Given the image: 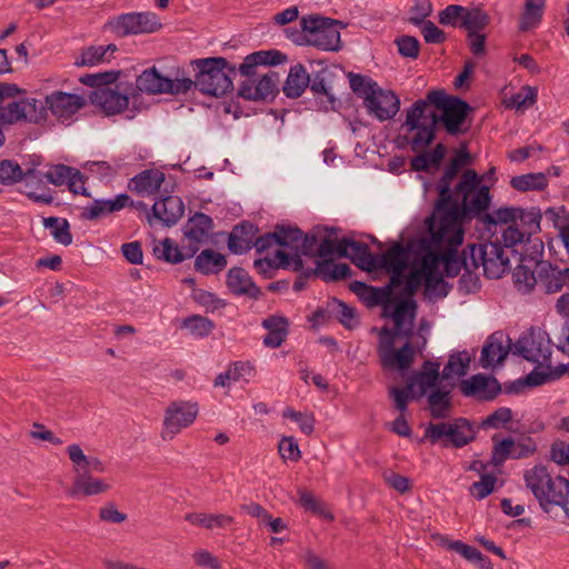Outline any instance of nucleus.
Listing matches in <instances>:
<instances>
[{"instance_id":"obj_48","label":"nucleus","mask_w":569,"mask_h":569,"mask_svg":"<svg viewBox=\"0 0 569 569\" xmlns=\"http://www.w3.org/2000/svg\"><path fill=\"white\" fill-rule=\"evenodd\" d=\"M510 186L521 192L542 191L548 186V179L543 172L526 173L512 177Z\"/></svg>"},{"instance_id":"obj_20","label":"nucleus","mask_w":569,"mask_h":569,"mask_svg":"<svg viewBox=\"0 0 569 569\" xmlns=\"http://www.w3.org/2000/svg\"><path fill=\"white\" fill-rule=\"evenodd\" d=\"M437 267V258L430 250L421 251L412 261L411 270L406 276L403 296L410 298L422 282L426 283L428 273Z\"/></svg>"},{"instance_id":"obj_49","label":"nucleus","mask_w":569,"mask_h":569,"mask_svg":"<svg viewBox=\"0 0 569 569\" xmlns=\"http://www.w3.org/2000/svg\"><path fill=\"white\" fill-rule=\"evenodd\" d=\"M194 252L196 250H191L187 254H183L178 246L169 238H166L153 248V253L159 260L170 263L182 262L183 260L191 258Z\"/></svg>"},{"instance_id":"obj_40","label":"nucleus","mask_w":569,"mask_h":569,"mask_svg":"<svg viewBox=\"0 0 569 569\" xmlns=\"http://www.w3.org/2000/svg\"><path fill=\"white\" fill-rule=\"evenodd\" d=\"M415 359V349L409 341L399 350L387 349L381 352V363L386 368L408 369Z\"/></svg>"},{"instance_id":"obj_31","label":"nucleus","mask_w":569,"mask_h":569,"mask_svg":"<svg viewBox=\"0 0 569 569\" xmlns=\"http://www.w3.org/2000/svg\"><path fill=\"white\" fill-rule=\"evenodd\" d=\"M332 72L323 68L310 74V90L315 96H325L327 99L321 101V108L326 111L335 110L337 99L331 88Z\"/></svg>"},{"instance_id":"obj_38","label":"nucleus","mask_w":569,"mask_h":569,"mask_svg":"<svg viewBox=\"0 0 569 569\" xmlns=\"http://www.w3.org/2000/svg\"><path fill=\"white\" fill-rule=\"evenodd\" d=\"M539 282L545 287L547 293L559 292L565 286L563 269L548 262H540L537 266Z\"/></svg>"},{"instance_id":"obj_33","label":"nucleus","mask_w":569,"mask_h":569,"mask_svg":"<svg viewBox=\"0 0 569 569\" xmlns=\"http://www.w3.org/2000/svg\"><path fill=\"white\" fill-rule=\"evenodd\" d=\"M262 327L268 331L263 338V345L269 348L280 347L289 333V320L283 316L266 318Z\"/></svg>"},{"instance_id":"obj_2","label":"nucleus","mask_w":569,"mask_h":569,"mask_svg":"<svg viewBox=\"0 0 569 569\" xmlns=\"http://www.w3.org/2000/svg\"><path fill=\"white\" fill-rule=\"evenodd\" d=\"M287 61V56L279 50H260L248 54L239 66L241 76L247 77L239 87L238 96L249 101H264L278 93L279 76L274 71L254 79L259 66H278Z\"/></svg>"},{"instance_id":"obj_58","label":"nucleus","mask_w":569,"mask_h":569,"mask_svg":"<svg viewBox=\"0 0 569 569\" xmlns=\"http://www.w3.org/2000/svg\"><path fill=\"white\" fill-rule=\"evenodd\" d=\"M24 173L18 162L0 160V184L11 186L23 179Z\"/></svg>"},{"instance_id":"obj_51","label":"nucleus","mask_w":569,"mask_h":569,"mask_svg":"<svg viewBox=\"0 0 569 569\" xmlns=\"http://www.w3.org/2000/svg\"><path fill=\"white\" fill-rule=\"evenodd\" d=\"M42 223L46 229H50L51 236L57 242L63 246H69L72 243L70 224L67 219L59 217H48L43 218Z\"/></svg>"},{"instance_id":"obj_60","label":"nucleus","mask_w":569,"mask_h":569,"mask_svg":"<svg viewBox=\"0 0 569 569\" xmlns=\"http://www.w3.org/2000/svg\"><path fill=\"white\" fill-rule=\"evenodd\" d=\"M23 101L24 120L28 122L37 123L47 118L48 108L46 102L42 103L34 98H28Z\"/></svg>"},{"instance_id":"obj_64","label":"nucleus","mask_w":569,"mask_h":569,"mask_svg":"<svg viewBox=\"0 0 569 569\" xmlns=\"http://www.w3.org/2000/svg\"><path fill=\"white\" fill-rule=\"evenodd\" d=\"M282 417L291 419L299 425L301 432L310 436L315 430V417L312 413L296 411L292 408H286Z\"/></svg>"},{"instance_id":"obj_18","label":"nucleus","mask_w":569,"mask_h":569,"mask_svg":"<svg viewBox=\"0 0 569 569\" xmlns=\"http://www.w3.org/2000/svg\"><path fill=\"white\" fill-rule=\"evenodd\" d=\"M471 110L468 102L457 97L451 100V103L438 117V122L442 123L445 130L450 136L463 134L470 128V124H467V117Z\"/></svg>"},{"instance_id":"obj_37","label":"nucleus","mask_w":569,"mask_h":569,"mask_svg":"<svg viewBox=\"0 0 569 569\" xmlns=\"http://www.w3.org/2000/svg\"><path fill=\"white\" fill-rule=\"evenodd\" d=\"M309 83L310 74L303 64L297 63L290 68L282 91L286 97L297 99L302 96Z\"/></svg>"},{"instance_id":"obj_17","label":"nucleus","mask_w":569,"mask_h":569,"mask_svg":"<svg viewBox=\"0 0 569 569\" xmlns=\"http://www.w3.org/2000/svg\"><path fill=\"white\" fill-rule=\"evenodd\" d=\"M516 350L523 359L530 362H540L550 356V340L547 332L530 329L517 341Z\"/></svg>"},{"instance_id":"obj_25","label":"nucleus","mask_w":569,"mask_h":569,"mask_svg":"<svg viewBox=\"0 0 569 569\" xmlns=\"http://www.w3.org/2000/svg\"><path fill=\"white\" fill-rule=\"evenodd\" d=\"M226 283L229 291L234 296H244L253 300H258L262 296L260 288L241 267H233L229 269Z\"/></svg>"},{"instance_id":"obj_30","label":"nucleus","mask_w":569,"mask_h":569,"mask_svg":"<svg viewBox=\"0 0 569 569\" xmlns=\"http://www.w3.org/2000/svg\"><path fill=\"white\" fill-rule=\"evenodd\" d=\"M164 178V173L158 169H146L131 178L128 187L138 194L149 196L159 191Z\"/></svg>"},{"instance_id":"obj_23","label":"nucleus","mask_w":569,"mask_h":569,"mask_svg":"<svg viewBox=\"0 0 569 569\" xmlns=\"http://www.w3.org/2000/svg\"><path fill=\"white\" fill-rule=\"evenodd\" d=\"M368 112L375 116L379 121L392 119L400 109V100L398 96L390 90L379 88L376 92L367 97L365 103Z\"/></svg>"},{"instance_id":"obj_4","label":"nucleus","mask_w":569,"mask_h":569,"mask_svg":"<svg viewBox=\"0 0 569 569\" xmlns=\"http://www.w3.org/2000/svg\"><path fill=\"white\" fill-rule=\"evenodd\" d=\"M526 486L546 512L560 507L569 517V480L562 476L552 477L547 467L537 465L525 472Z\"/></svg>"},{"instance_id":"obj_9","label":"nucleus","mask_w":569,"mask_h":569,"mask_svg":"<svg viewBox=\"0 0 569 569\" xmlns=\"http://www.w3.org/2000/svg\"><path fill=\"white\" fill-rule=\"evenodd\" d=\"M469 254L472 267L478 269L482 266L487 278L499 279L510 269L509 257L498 239L486 243L469 244Z\"/></svg>"},{"instance_id":"obj_1","label":"nucleus","mask_w":569,"mask_h":569,"mask_svg":"<svg viewBox=\"0 0 569 569\" xmlns=\"http://www.w3.org/2000/svg\"><path fill=\"white\" fill-rule=\"evenodd\" d=\"M455 96H448L445 90L433 89L427 93L425 100H417L408 110L402 127L406 129L410 147L413 152L425 150L435 139L438 114L429 110L433 104L441 112L451 103Z\"/></svg>"},{"instance_id":"obj_24","label":"nucleus","mask_w":569,"mask_h":569,"mask_svg":"<svg viewBox=\"0 0 569 569\" xmlns=\"http://www.w3.org/2000/svg\"><path fill=\"white\" fill-rule=\"evenodd\" d=\"M338 256L349 258L359 269L373 271L376 254L371 253L367 243L349 238L339 240Z\"/></svg>"},{"instance_id":"obj_41","label":"nucleus","mask_w":569,"mask_h":569,"mask_svg":"<svg viewBox=\"0 0 569 569\" xmlns=\"http://www.w3.org/2000/svg\"><path fill=\"white\" fill-rule=\"evenodd\" d=\"M212 229L213 221L211 217L197 212L188 220L184 227V234L194 242H202L208 238Z\"/></svg>"},{"instance_id":"obj_32","label":"nucleus","mask_w":569,"mask_h":569,"mask_svg":"<svg viewBox=\"0 0 569 569\" xmlns=\"http://www.w3.org/2000/svg\"><path fill=\"white\" fill-rule=\"evenodd\" d=\"M350 290L355 292L369 308L381 306L382 311L385 306L390 302L389 287H373L366 284L362 281H353L350 283Z\"/></svg>"},{"instance_id":"obj_44","label":"nucleus","mask_w":569,"mask_h":569,"mask_svg":"<svg viewBox=\"0 0 569 569\" xmlns=\"http://www.w3.org/2000/svg\"><path fill=\"white\" fill-rule=\"evenodd\" d=\"M546 0H526L523 12L519 20V30L528 32L542 20Z\"/></svg>"},{"instance_id":"obj_42","label":"nucleus","mask_w":569,"mask_h":569,"mask_svg":"<svg viewBox=\"0 0 569 569\" xmlns=\"http://www.w3.org/2000/svg\"><path fill=\"white\" fill-rule=\"evenodd\" d=\"M184 519L191 525L199 526L208 530L227 528L234 522L233 517L224 513L190 512L186 515Z\"/></svg>"},{"instance_id":"obj_61","label":"nucleus","mask_w":569,"mask_h":569,"mask_svg":"<svg viewBox=\"0 0 569 569\" xmlns=\"http://www.w3.org/2000/svg\"><path fill=\"white\" fill-rule=\"evenodd\" d=\"M119 71H108L98 73H88L80 77V82L84 86H89L96 89L108 88L107 86L112 84L117 81Z\"/></svg>"},{"instance_id":"obj_6","label":"nucleus","mask_w":569,"mask_h":569,"mask_svg":"<svg viewBox=\"0 0 569 569\" xmlns=\"http://www.w3.org/2000/svg\"><path fill=\"white\" fill-rule=\"evenodd\" d=\"M191 66L196 71L194 80L190 79L191 89L194 87L201 93L212 97H221L232 89V80L226 69L234 73L236 68L229 67L226 58L196 59Z\"/></svg>"},{"instance_id":"obj_10","label":"nucleus","mask_w":569,"mask_h":569,"mask_svg":"<svg viewBox=\"0 0 569 569\" xmlns=\"http://www.w3.org/2000/svg\"><path fill=\"white\" fill-rule=\"evenodd\" d=\"M141 99L136 92L132 82H118L114 88L94 89L90 94V101L100 107L107 116L123 112L130 104L138 110L137 103Z\"/></svg>"},{"instance_id":"obj_27","label":"nucleus","mask_w":569,"mask_h":569,"mask_svg":"<svg viewBox=\"0 0 569 569\" xmlns=\"http://www.w3.org/2000/svg\"><path fill=\"white\" fill-rule=\"evenodd\" d=\"M453 388V382H447L427 392V402L429 406L430 416L433 419H445L449 417L452 410L451 392Z\"/></svg>"},{"instance_id":"obj_46","label":"nucleus","mask_w":569,"mask_h":569,"mask_svg":"<svg viewBox=\"0 0 569 569\" xmlns=\"http://www.w3.org/2000/svg\"><path fill=\"white\" fill-rule=\"evenodd\" d=\"M330 315H332L346 329L352 330L359 325L356 309L343 301L332 298L328 301Z\"/></svg>"},{"instance_id":"obj_29","label":"nucleus","mask_w":569,"mask_h":569,"mask_svg":"<svg viewBox=\"0 0 569 569\" xmlns=\"http://www.w3.org/2000/svg\"><path fill=\"white\" fill-rule=\"evenodd\" d=\"M411 246L396 242L385 253L376 254L375 270L407 269Z\"/></svg>"},{"instance_id":"obj_43","label":"nucleus","mask_w":569,"mask_h":569,"mask_svg":"<svg viewBox=\"0 0 569 569\" xmlns=\"http://www.w3.org/2000/svg\"><path fill=\"white\" fill-rule=\"evenodd\" d=\"M226 267V257L212 249H204L194 260V269L202 274L219 273Z\"/></svg>"},{"instance_id":"obj_28","label":"nucleus","mask_w":569,"mask_h":569,"mask_svg":"<svg viewBox=\"0 0 569 569\" xmlns=\"http://www.w3.org/2000/svg\"><path fill=\"white\" fill-rule=\"evenodd\" d=\"M258 228L248 221L233 227L228 238V248L234 254H242L249 251L254 243Z\"/></svg>"},{"instance_id":"obj_5","label":"nucleus","mask_w":569,"mask_h":569,"mask_svg":"<svg viewBox=\"0 0 569 569\" xmlns=\"http://www.w3.org/2000/svg\"><path fill=\"white\" fill-rule=\"evenodd\" d=\"M301 31L287 30L288 38L296 44L312 46L319 50L337 52L341 49L340 29L342 22L331 18L311 14L300 20Z\"/></svg>"},{"instance_id":"obj_3","label":"nucleus","mask_w":569,"mask_h":569,"mask_svg":"<svg viewBox=\"0 0 569 569\" xmlns=\"http://www.w3.org/2000/svg\"><path fill=\"white\" fill-rule=\"evenodd\" d=\"M465 220H469L453 194H439L432 216L428 219L429 240H422L420 248L460 246L463 241Z\"/></svg>"},{"instance_id":"obj_63","label":"nucleus","mask_w":569,"mask_h":569,"mask_svg":"<svg viewBox=\"0 0 569 569\" xmlns=\"http://www.w3.org/2000/svg\"><path fill=\"white\" fill-rule=\"evenodd\" d=\"M228 367L233 382L249 383L256 376V368L250 361H233Z\"/></svg>"},{"instance_id":"obj_13","label":"nucleus","mask_w":569,"mask_h":569,"mask_svg":"<svg viewBox=\"0 0 569 569\" xmlns=\"http://www.w3.org/2000/svg\"><path fill=\"white\" fill-rule=\"evenodd\" d=\"M198 412L197 402L184 400L170 402L164 410L161 438L172 440L182 429L194 422Z\"/></svg>"},{"instance_id":"obj_21","label":"nucleus","mask_w":569,"mask_h":569,"mask_svg":"<svg viewBox=\"0 0 569 569\" xmlns=\"http://www.w3.org/2000/svg\"><path fill=\"white\" fill-rule=\"evenodd\" d=\"M86 104V99L76 93L53 91L46 96V106L59 120H68Z\"/></svg>"},{"instance_id":"obj_54","label":"nucleus","mask_w":569,"mask_h":569,"mask_svg":"<svg viewBox=\"0 0 569 569\" xmlns=\"http://www.w3.org/2000/svg\"><path fill=\"white\" fill-rule=\"evenodd\" d=\"M540 209L532 207L530 209L519 208V214H517V222H520L521 230L527 234V240L540 231L541 222Z\"/></svg>"},{"instance_id":"obj_36","label":"nucleus","mask_w":569,"mask_h":569,"mask_svg":"<svg viewBox=\"0 0 569 569\" xmlns=\"http://www.w3.org/2000/svg\"><path fill=\"white\" fill-rule=\"evenodd\" d=\"M470 162V153L462 148L457 151L450 160L440 180L437 183L438 194H453L451 191V182L457 177L459 170Z\"/></svg>"},{"instance_id":"obj_50","label":"nucleus","mask_w":569,"mask_h":569,"mask_svg":"<svg viewBox=\"0 0 569 569\" xmlns=\"http://www.w3.org/2000/svg\"><path fill=\"white\" fill-rule=\"evenodd\" d=\"M517 214H519V208L501 207L483 214L481 222L488 230H491L492 226L496 227L498 224H516Z\"/></svg>"},{"instance_id":"obj_55","label":"nucleus","mask_w":569,"mask_h":569,"mask_svg":"<svg viewBox=\"0 0 569 569\" xmlns=\"http://www.w3.org/2000/svg\"><path fill=\"white\" fill-rule=\"evenodd\" d=\"M489 24V16L479 8L467 9L462 14L461 28L469 32H478Z\"/></svg>"},{"instance_id":"obj_62","label":"nucleus","mask_w":569,"mask_h":569,"mask_svg":"<svg viewBox=\"0 0 569 569\" xmlns=\"http://www.w3.org/2000/svg\"><path fill=\"white\" fill-rule=\"evenodd\" d=\"M213 322L202 316H191L183 320V328H187L196 337H206L213 329Z\"/></svg>"},{"instance_id":"obj_7","label":"nucleus","mask_w":569,"mask_h":569,"mask_svg":"<svg viewBox=\"0 0 569 569\" xmlns=\"http://www.w3.org/2000/svg\"><path fill=\"white\" fill-rule=\"evenodd\" d=\"M447 383L441 380L440 365L437 361L427 360L421 369L415 372L407 381L405 387H391L389 396L393 401V407L398 411H407L408 405L412 400H419L438 386Z\"/></svg>"},{"instance_id":"obj_15","label":"nucleus","mask_w":569,"mask_h":569,"mask_svg":"<svg viewBox=\"0 0 569 569\" xmlns=\"http://www.w3.org/2000/svg\"><path fill=\"white\" fill-rule=\"evenodd\" d=\"M417 303L411 298L392 297L385 306L382 317L390 318L395 323V336L409 339L413 335V320Z\"/></svg>"},{"instance_id":"obj_26","label":"nucleus","mask_w":569,"mask_h":569,"mask_svg":"<svg viewBox=\"0 0 569 569\" xmlns=\"http://www.w3.org/2000/svg\"><path fill=\"white\" fill-rule=\"evenodd\" d=\"M128 204H131V197L127 193H120L114 199H96L83 208L81 218L89 221L98 220L127 208Z\"/></svg>"},{"instance_id":"obj_52","label":"nucleus","mask_w":569,"mask_h":569,"mask_svg":"<svg viewBox=\"0 0 569 569\" xmlns=\"http://www.w3.org/2000/svg\"><path fill=\"white\" fill-rule=\"evenodd\" d=\"M492 442L491 465L499 467L502 466L506 460L512 459L515 440L511 437L500 439L499 435H493Z\"/></svg>"},{"instance_id":"obj_34","label":"nucleus","mask_w":569,"mask_h":569,"mask_svg":"<svg viewBox=\"0 0 569 569\" xmlns=\"http://www.w3.org/2000/svg\"><path fill=\"white\" fill-rule=\"evenodd\" d=\"M509 347L502 343V335H491L482 347L479 362L482 368L501 363L508 356Z\"/></svg>"},{"instance_id":"obj_19","label":"nucleus","mask_w":569,"mask_h":569,"mask_svg":"<svg viewBox=\"0 0 569 569\" xmlns=\"http://www.w3.org/2000/svg\"><path fill=\"white\" fill-rule=\"evenodd\" d=\"M184 204L178 196H167L156 201L148 213V223L153 224L154 220L164 227H173L182 218Z\"/></svg>"},{"instance_id":"obj_59","label":"nucleus","mask_w":569,"mask_h":569,"mask_svg":"<svg viewBox=\"0 0 569 569\" xmlns=\"http://www.w3.org/2000/svg\"><path fill=\"white\" fill-rule=\"evenodd\" d=\"M278 233V246L296 249L301 240L302 231L298 227L277 224L274 227Z\"/></svg>"},{"instance_id":"obj_16","label":"nucleus","mask_w":569,"mask_h":569,"mask_svg":"<svg viewBox=\"0 0 569 569\" xmlns=\"http://www.w3.org/2000/svg\"><path fill=\"white\" fill-rule=\"evenodd\" d=\"M458 247L459 246H445L440 249H436V247H425L420 248V250H430L437 258V271H439L440 264H443L445 276L448 278H455L460 273L461 269H465V271L475 269L471 264L469 244L463 249L461 256L457 250Z\"/></svg>"},{"instance_id":"obj_11","label":"nucleus","mask_w":569,"mask_h":569,"mask_svg":"<svg viewBox=\"0 0 569 569\" xmlns=\"http://www.w3.org/2000/svg\"><path fill=\"white\" fill-rule=\"evenodd\" d=\"M476 429L467 418H456L450 422H430L423 438L435 445L443 440V447L449 445L455 448H462L476 439Z\"/></svg>"},{"instance_id":"obj_22","label":"nucleus","mask_w":569,"mask_h":569,"mask_svg":"<svg viewBox=\"0 0 569 569\" xmlns=\"http://www.w3.org/2000/svg\"><path fill=\"white\" fill-rule=\"evenodd\" d=\"M460 391L466 397L491 401L501 392V385L495 377L477 373L460 382Z\"/></svg>"},{"instance_id":"obj_12","label":"nucleus","mask_w":569,"mask_h":569,"mask_svg":"<svg viewBox=\"0 0 569 569\" xmlns=\"http://www.w3.org/2000/svg\"><path fill=\"white\" fill-rule=\"evenodd\" d=\"M133 88L138 93L179 96L191 90V82L190 78L186 77L174 79L164 77L156 67H151L138 76Z\"/></svg>"},{"instance_id":"obj_14","label":"nucleus","mask_w":569,"mask_h":569,"mask_svg":"<svg viewBox=\"0 0 569 569\" xmlns=\"http://www.w3.org/2000/svg\"><path fill=\"white\" fill-rule=\"evenodd\" d=\"M106 28L118 37H127L154 32L161 28V23L154 13L129 12L109 20Z\"/></svg>"},{"instance_id":"obj_53","label":"nucleus","mask_w":569,"mask_h":569,"mask_svg":"<svg viewBox=\"0 0 569 569\" xmlns=\"http://www.w3.org/2000/svg\"><path fill=\"white\" fill-rule=\"evenodd\" d=\"M451 288L452 286L443 280V274L437 271V267L428 273L425 283V292L430 299L447 297Z\"/></svg>"},{"instance_id":"obj_8","label":"nucleus","mask_w":569,"mask_h":569,"mask_svg":"<svg viewBox=\"0 0 569 569\" xmlns=\"http://www.w3.org/2000/svg\"><path fill=\"white\" fill-rule=\"evenodd\" d=\"M455 196L457 200L461 199L460 208L469 220L477 218L481 221L491 202L489 187L482 183V177L472 169L462 173L455 189Z\"/></svg>"},{"instance_id":"obj_56","label":"nucleus","mask_w":569,"mask_h":569,"mask_svg":"<svg viewBox=\"0 0 569 569\" xmlns=\"http://www.w3.org/2000/svg\"><path fill=\"white\" fill-rule=\"evenodd\" d=\"M318 270L323 280H343L352 276V270L347 263H331L318 261Z\"/></svg>"},{"instance_id":"obj_35","label":"nucleus","mask_w":569,"mask_h":569,"mask_svg":"<svg viewBox=\"0 0 569 569\" xmlns=\"http://www.w3.org/2000/svg\"><path fill=\"white\" fill-rule=\"evenodd\" d=\"M72 487L69 491L71 497L94 496L109 489V485L101 479L93 478L91 473L81 471L74 472Z\"/></svg>"},{"instance_id":"obj_45","label":"nucleus","mask_w":569,"mask_h":569,"mask_svg":"<svg viewBox=\"0 0 569 569\" xmlns=\"http://www.w3.org/2000/svg\"><path fill=\"white\" fill-rule=\"evenodd\" d=\"M470 356L467 351H459L450 355L447 365L441 371V380L450 382L456 377H462L467 373L470 365Z\"/></svg>"},{"instance_id":"obj_39","label":"nucleus","mask_w":569,"mask_h":569,"mask_svg":"<svg viewBox=\"0 0 569 569\" xmlns=\"http://www.w3.org/2000/svg\"><path fill=\"white\" fill-rule=\"evenodd\" d=\"M69 459L73 465L74 472H103L106 467L102 461L96 457H88L83 453L81 447L77 443L67 448Z\"/></svg>"},{"instance_id":"obj_57","label":"nucleus","mask_w":569,"mask_h":569,"mask_svg":"<svg viewBox=\"0 0 569 569\" xmlns=\"http://www.w3.org/2000/svg\"><path fill=\"white\" fill-rule=\"evenodd\" d=\"M349 83L352 91L360 98H363L365 103L367 102V97L373 94L376 90L379 89L377 82L366 76H361L358 73H349Z\"/></svg>"},{"instance_id":"obj_47","label":"nucleus","mask_w":569,"mask_h":569,"mask_svg":"<svg viewBox=\"0 0 569 569\" xmlns=\"http://www.w3.org/2000/svg\"><path fill=\"white\" fill-rule=\"evenodd\" d=\"M288 253L283 250H277L274 258L257 259L253 263L254 269L264 279H272L279 268L287 269Z\"/></svg>"}]
</instances>
